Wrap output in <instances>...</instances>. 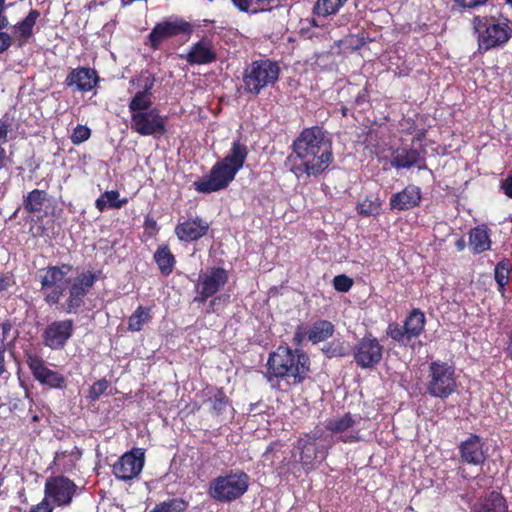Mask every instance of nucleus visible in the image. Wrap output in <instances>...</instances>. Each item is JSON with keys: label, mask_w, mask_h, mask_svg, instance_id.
Here are the masks:
<instances>
[{"label": "nucleus", "mask_w": 512, "mask_h": 512, "mask_svg": "<svg viewBox=\"0 0 512 512\" xmlns=\"http://www.w3.org/2000/svg\"><path fill=\"white\" fill-rule=\"evenodd\" d=\"M144 228L152 231L153 234L157 233L159 230L156 220L150 215L144 218Z\"/></svg>", "instance_id": "5fc2aeb1"}, {"label": "nucleus", "mask_w": 512, "mask_h": 512, "mask_svg": "<svg viewBox=\"0 0 512 512\" xmlns=\"http://www.w3.org/2000/svg\"><path fill=\"white\" fill-rule=\"evenodd\" d=\"M29 512H53V506L45 498L40 503L33 506Z\"/></svg>", "instance_id": "603ef678"}, {"label": "nucleus", "mask_w": 512, "mask_h": 512, "mask_svg": "<svg viewBox=\"0 0 512 512\" xmlns=\"http://www.w3.org/2000/svg\"><path fill=\"white\" fill-rule=\"evenodd\" d=\"M346 2L347 0H317L312 13L323 17L335 15Z\"/></svg>", "instance_id": "4c0bfd02"}, {"label": "nucleus", "mask_w": 512, "mask_h": 512, "mask_svg": "<svg viewBox=\"0 0 512 512\" xmlns=\"http://www.w3.org/2000/svg\"><path fill=\"white\" fill-rule=\"evenodd\" d=\"M11 286L10 277L0 273V292L6 291Z\"/></svg>", "instance_id": "bf43d9fd"}, {"label": "nucleus", "mask_w": 512, "mask_h": 512, "mask_svg": "<svg viewBox=\"0 0 512 512\" xmlns=\"http://www.w3.org/2000/svg\"><path fill=\"white\" fill-rule=\"evenodd\" d=\"M185 60L192 66L206 65L217 60V53L214 50L211 41L201 39L191 46L190 50L185 55Z\"/></svg>", "instance_id": "bb28decb"}, {"label": "nucleus", "mask_w": 512, "mask_h": 512, "mask_svg": "<svg viewBox=\"0 0 512 512\" xmlns=\"http://www.w3.org/2000/svg\"><path fill=\"white\" fill-rule=\"evenodd\" d=\"M74 330L73 319L55 320L43 330L42 342L51 350H62L73 336Z\"/></svg>", "instance_id": "aec40b11"}, {"label": "nucleus", "mask_w": 512, "mask_h": 512, "mask_svg": "<svg viewBox=\"0 0 512 512\" xmlns=\"http://www.w3.org/2000/svg\"><path fill=\"white\" fill-rule=\"evenodd\" d=\"M362 420L361 415L346 412L341 416L332 417L325 422L323 427L326 433L335 442L344 444L357 443L362 440L358 425Z\"/></svg>", "instance_id": "9b49d317"}, {"label": "nucleus", "mask_w": 512, "mask_h": 512, "mask_svg": "<svg viewBox=\"0 0 512 512\" xmlns=\"http://www.w3.org/2000/svg\"><path fill=\"white\" fill-rule=\"evenodd\" d=\"M512 271V264L509 259L503 258L499 261L494 269V279L497 283V290L504 295L506 285L509 283L510 273Z\"/></svg>", "instance_id": "f704fd0d"}, {"label": "nucleus", "mask_w": 512, "mask_h": 512, "mask_svg": "<svg viewBox=\"0 0 512 512\" xmlns=\"http://www.w3.org/2000/svg\"><path fill=\"white\" fill-rule=\"evenodd\" d=\"M156 82L155 75L148 70L141 71L139 75L131 77L129 83L132 86L140 88V92L153 94V88Z\"/></svg>", "instance_id": "58836bf2"}, {"label": "nucleus", "mask_w": 512, "mask_h": 512, "mask_svg": "<svg viewBox=\"0 0 512 512\" xmlns=\"http://www.w3.org/2000/svg\"><path fill=\"white\" fill-rule=\"evenodd\" d=\"M91 136V129L85 125H80L78 124L71 136H70V139H71V142L74 144V145H79V144H82L83 142L87 141Z\"/></svg>", "instance_id": "c03bdc74"}, {"label": "nucleus", "mask_w": 512, "mask_h": 512, "mask_svg": "<svg viewBox=\"0 0 512 512\" xmlns=\"http://www.w3.org/2000/svg\"><path fill=\"white\" fill-rule=\"evenodd\" d=\"M119 196L118 190L105 191L96 199L95 208L99 212H104L106 209H121L128 203V199H119Z\"/></svg>", "instance_id": "72a5a7b5"}, {"label": "nucleus", "mask_w": 512, "mask_h": 512, "mask_svg": "<svg viewBox=\"0 0 512 512\" xmlns=\"http://www.w3.org/2000/svg\"><path fill=\"white\" fill-rule=\"evenodd\" d=\"M249 476L241 470H230L210 482L208 493L221 503H229L241 498L248 490Z\"/></svg>", "instance_id": "6e6552de"}, {"label": "nucleus", "mask_w": 512, "mask_h": 512, "mask_svg": "<svg viewBox=\"0 0 512 512\" xmlns=\"http://www.w3.org/2000/svg\"><path fill=\"white\" fill-rule=\"evenodd\" d=\"M99 82L100 77L95 69L79 66L68 73L64 84L76 91L86 93L92 91Z\"/></svg>", "instance_id": "4be33fe9"}, {"label": "nucleus", "mask_w": 512, "mask_h": 512, "mask_svg": "<svg viewBox=\"0 0 512 512\" xmlns=\"http://www.w3.org/2000/svg\"><path fill=\"white\" fill-rule=\"evenodd\" d=\"M472 24L478 34L477 41L480 52L502 48L512 37V28L507 19L505 22L496 23L494 17L475 16Z\"/></svg>", "instance_id": "0eeeda50"}, {"label": "nucleus", "mask_w": 512, "mask_h": 512, "mask_svg": "<svg viewBox=\"0 0 512 512\" xmlns=\"http://www.w3.org/2000/svg\"><path fill=\"white\" fill-rule=\"evenodd\" d=\"M302 23H307L308 24L307 27H304V26L301 27V33L302 34H307L311 27H316V28L322 27V25L315 18H307L304 21H302Z\"/></svg>", "instance_id": "6e6d98bb"}, {"label": "nucleus", "mask_w": 512, "mask_h": 512, "mask_svg": "<svg viewBox=\"0 0 512 512\" xmlns=\"http://www.w3.org/2000/svg\"><path fill=\"white\" fill-rule=\"evenodd\" d=\"M66 452L57 453L55 456V461H59L61 458L66 457Z\"/></svg>", "instance_id": "338daca9"}, {"label": "nucleus", "mask_w": 512, "mask_h": 512, "mask_svg": "<svg viewBox=\"0 0 512 512\" xmlns=\"http://www.w3.org/2000/svg\"><path fill=\"white\" fill-rule=\"evenodd\" d=\"M468 235L469 247L474 255L490 250L492 244L491 230L487 225L482 224L472 228Z\"/></svg>", "instance_id": "c85d7f7f"}, {"label": "nucleus", "mask_w": 512, "mask_h": 512, "mask_svg": "<svg viewBox=\"0 0 512 512\" xmlns=\"http://www.w3.org/2000/svg\"><path fill=\"white\" fill-rule=\"evenodd\" d=\"M229 281V272L223 267H212L201 273L196 285L195 302L204 303L219 292Z\"/></svg>", "instance_id": "6ab92c4d"}, {"label": "nucleus", "mask_w": 512, "mask_h": 512, "mask_svg": "<svg viewBox=\"0 0 512 512\" xmlns=\"http://www.w3.org/2000/svg\"><path fill=\"white\" fill-rule=\"evenodd\" d=\"M109 387L110 383L106 378L99 379L90 386L87 397L90 401L95 402L105 394Z\"/></svg>", "instance_id": "37998d69"}, {"label": "nucleus", "mask_w": 512, "mask_h": 512, "mask_svg": "<svg viewBox=\"0 0 512 512\" xmlns=\"http://www.w3.org/2000/svg\"><path fill=\"white\" fill-rule=\"evenodd\" d=\"M233 5L241 12L251 13L254 6V0H231Z\"/></svg>", "instance_id": "3c124183"}, {"label": "nucleus", "mask_w": 512, "mask_h": 512, "mask_svg": "<svg viewBox=\"0 0 512 512\" xmlns=\"http://www.w3.org/2000/svg\"><path fill=\"white\" fill-rule=\"evenodd\" d=\"M422 160L415 148H398L393 152L391 165L396 169L411 168Z\"/></svg>", "instance_id": "7c9ffc66"}, {"label": "nucleus", "mask_w": 512, "mask_h": 512, "mask_svg": "<svg viewBox=\"0 0 512 512\" xmlns=\"http://www.w3.org/2000/svg\"><path fill=\"white\" fill-rule=\"evenodd\" d=\"M307 330L308 329H306L304 325L297 326L292 339V342L295 346H301L303 341L307 339Z\"/></svg>", "instance_id": "8fccbe9b"}, {"label": "nucleus", "mask_w": 512, "mask_h": 512, "mask_svg": "<svg viewBox=\"0 0 512 512\" xmlns=\"http://www.w3.org/2000/svg\"><path fill=\"white\" fill-rule=\"evenodd\" d=\"M167 116L154 107L148 111L131 115V130L141 136L159 138L167 133Z\"/></svg>", "instance_id": "ddd939ff"}, {"label": "nucleus", "mask_w": 512, "mask_h": 512, "mask_svg": "<svg viewBox=\"0 0 512 512\" xmlns=\"http://www.w3.org/2000/svg\"><path fill=\"white\" fill-rule=\"evenodd\" d=\"M201 397L204 399V402L211 404L210 413L216 416L221 415L230 404V400L222 387L206 385L201 390Z\"/></svg>", "instance_id": "cd10ccee"}, {"label": "nucleus", "mask_w": 512, "mask_h": 512, "mask_svg": "<svg viewBox=\"0 0 512 512\" xmlns=\"http://www.w3.org/2000/svg\"><path fill=\"white\" fill-rule=\"evenodd\" d=\"M457 388L455 368L437 360L429 364L426 392L435 398L447 399Z\"/></svg>", "instance_id": "1a4fd4ad"}, {"label": "nucleus", "mask_w": 512, "mask_h": 512, "mask_svg": "<svg viewBox=\"0 0 512 512\" xmlns=\"http://www.w3.org/2000/svg\"><path fill=\"white\" fill-rule=\"evenodd\" d=\"M383 351L384 347L372 333L365 334L352 349L354 361L362 369L377 366L383 358Z\"/></svg>", "instance_id": "f3484780"}, {"label": "nucleus", "mask_w": 512, "mask_h": 512, "mask_svg": "<svg viewBox=\"0 0 512 512\" xmlns=\"http://www.w3.org/2000/svg\"><path fill=\"white\" fill-rule=\"evenodd\" d=\"M209 229V222L200 216H194L179 222L174 233L180 242H196L206 236Z\"/></svg>", "instance_id": "5701e85b"}, {"label": "nucleus", "mask_w": 512, "mask_h": 512, "mask_svg": "<svg viewBox=\"0 0 512 512\" xmlns=\"http://www.w3.org/2000/svg\"><path fill=\"white\" fill-rule=\"evenodd\" d=\"M40 17L37 9H31L27 16L14 25L15 38L5 31H0V55L6 52L15 42L21 48L25 46L34 34V26Z\"/></svg>", "instance_id": "a211bd4d"}, {"label": "nucleus", "mask_w": 512, "mask_h": 512, "mask_svg": "<svg viewBox=\"0 0 512 512\" xmlns=\"http://www.w3.org/2000/svg\"><path fill=\"white\" fill-rule=\"evenodd\" d=\"M507 357L512 360V330L507 334V343L505 347Z\"/></svg>", "instance_id": "052dcab7"}, {"label": "nucleus", "mask_w": 512, "mask_h": 512, "mask_svg": "<svg viewBox=\"0 0 512 512\" xmlns=\"http://www.w3.org/2000/svg\"><path fill=\"white\" fill-rule=\"evenodd\" d=\"M9 26V19L5 14V11H1L0 13V31L7 28Z\"/></svg>", "instance_id": "680f3d73"}, {"label": "nucleus", "mask_w": 512, "mask_h": 512, "mask_svg": "<svg viewBox=\"0 0 512 512\" xmlns=\"http://www.w3.org/2000/svg\"><path fill=\"white\" fill-rule=\"evenodd\" d=\"M73 269L69 263H62L61 265H48L39 270V282L41 285L40 291L43 294V300L48 306H60L61 299L68 285L72 282L65 277Z\"/></svg>", "instance_id": "423d86ee"}, {"label": "nucleus", "mask_w": 512, "mask_h": 512, "mask_svg": "<svg viewBox=\"0 0 512 512\" xmlns=\"http://www.w3.org/2000/svg\"><path fill=\"white\" fill-rule=\"evenodd\" d=\"M466 247V241L464 239V237H460L459 239H457L455 241V248L457 249V251L461 252L465 249Z\"/></svg>", "instance_id": "e2e57ef3"}, {"label": "nucleus", "mask_w": 512, "mask_h": 512, "mask_svg": "<svg viewBox=\"0 0 512 512\" xmlns=\"http://www.w3.org/2000/svg\"><path fill=\"white\" fill-rule=\"evenodd\" d=\"M334 289L338 292H348L353 286V280L345 274H340L333 279Z\"/></svg>", "instance_id": "49530a36"}, {"label": "nucleus", "mask_w": 512, "mask_h": 512, "mask_svg": "<svg viewBox=\"0 0 512 512\" xmlns=\"http://www.w3.org/2000/svg\"><path fill=\"white\" fill-rule=\"evenodd\" d=\"M424 136H425V132H424V131L419 132V133L416 135V137L413 139V142H414L415 140H417V141H421V140H422V138H423Z\"/></svg>", "instance_id": "69168bd1"}, {"label": "nucleus", "mask_w": 512, "mask_h": 512, "mask_svg": "<svg viewBox=\"0 0 512 512\" xmlns=\"http://www.w3.org/2000/svg\"><path fill=\"white\" fill-rule=\"evenodd\" d=\"M192 32V24L183 18L176 17L174 20H164L157 23L149 33V46L153 50H158L165 40L178 35H184L189 39Z\"/></svg>", "instance_id": "dca6fc26"}, {"label": "nucleus", "mask_w": 512, "mask_h": 512, "mask_svg": "<svg viewBox=\"0 0 512 512\" xmlns=\"http://www.w3.org/2000/svg\"><path fill=\"white\" fill-rule=\"evenodd\" d=\"M78 487L75 482L64 475L49 476L44 484V498L55 506H69Z\"/></svg>", "instance_id": "4468645a"}, {"label": "nucleus", "mask_w": 512, "mask_h": 512, "mask_svg": "<svg viewBox=\"0 0 512 512\" xmlns=\"http://www.w3.org/2000/svg\"><path fill=\"white\" fill-rule=\"evenodd\" d=\"M501 189L508 198L512 199V174H508L507 177L501 181Z\"/></svg>", "instance_id": "864d4df0"}, {"label": "nucleus", "mask_w": 512, "mask_h": 512, "mask_svg": "<svg viewBox=\"0 0 512 512\" xmlns=\"http://www.w3.org/2000/svg\"><path fill=\"white\" fill-rule=\"evenodd\" d=\"M426 317L424 312L413 308L406 316L403 325L394 321L386 328L387 337L401 346H408L413 339L418 338L425 329Z\"/></svg>", "instance_id": "9d476101"}, {"label": "nucleus", "mask_w": 512, "mask_h": 512, "mask_svg": "<svg viewBox=\"0 0 512 512\" xmlns=\"http://www.w3.org/2000/svg\"><path fill=\"white\" fill-rule=\"evenodd\" d=\"M151 308L138 306L128 319V330L131 332H139L143 329L144 324L151 320Z\"/></svg>", "instance_id": "c9c22d12"}, {"label": "nucleus", "mask_w": 512, "mask_h": 512, "mask_svg": "<svg viewBox=\"0 0 512 512\" xmlns=\"http://www.w3.org/2000/svg\"><path fill=\"white\" fill-rule=\"evenodd\" d=\"M335 326L328 320H317L307 330V340L312 344L324 342L333 336Z\"/></svg>", "instance_id": "2f4dec72"}, {"label": "nucleus", "mask_w": 512, "mask_h": 512, "mask_svg": "<svg viewBox=\"0 0 512 512\" xmlns=\"http://www.w3.org/2000/svg\"><path fill=\"white\" fill-rule=\"evenodd\" d=\"M481 437L477 434L470 436L459 445L460 460L463 463L482 466L487 458V450Z\"/></svg>", "instance_id": "b1692460"}, {"label": "nucleus", "mask_w": 512, "mask_h": 512, "mask_svg": "<svg viewBox=\"0 0 512 512\" xmlns=\"http://www.w3.org/2000/svg\"><path fill=\"white\" fill-rule=\"evenodd\" d=\"M0 328L2 339L5 340L12 329V323L9 320H6L1 324Z\"/></svg>", "instance_id": "13d9d810"}, {"label": "nucleus", "mask_w": 512, "mask_h": 512, "mask_svg": "<svg viewBox=\"0 0 512 512\" xmlns=\"http://www.w3.org/2000/svg\"><path fill=\"white\" fill-rule=\"evenodd\" d=\"M281 68L273 59L263 57L251 61L242 73L243 92L251 97H257L263 90L274 86L280 77Z\"/></svg>", "instance_id": "39448f33"}, {"label": "nucleus", "mask_w": 512, "mask_h": 512, "mask_svg": "<svg viewBox=\"0 0 512 512\" xmlns=\"http://www.w3.org/2000/svg\"><path fill=\"white\" fill-rule=\"evenodd\" d=\"M331 143L319 126L304 128L294 139L286 166L297 178L317 177L333 162Z\"/></svg>", "instance_id": "f257e3e1"}, {"label": "nucleus", "mask_w": 512, "mask_h": 512, "mask_svg": "<svg viewBox=\"0 0 512 512\" xmlns=\"http://www.w3.org/2000/svg\"><path fill=\"white\" fill-rule=\"evenodd\" d=\"M365 44H366V39L364 37H357L355 39V42L352 44V47L357 50V49H360L361 47H363Z\"/></svg>", "instance_id": "0e129e2a"}, {"label": "nucleus", "mask_w": 512, "mask_h": 512, "mask_svg": "<svg viewBox=\"0 0 512 512\" xmlns=\"http://www.w3.org/2000/svg\"><path fill=\"white\" fill-rule=\"evenodd\" d=\"M98 280V275L85 271L77 275L68 285L67 298L59 309L66 314H77L85 305V298Z\"/></svg>", "instance_id": "f8f14e48"}, {"label": "nucleus", "mask_w": 512, "mask_h": 512, "mask_svg": "<svg viewBox=\"0 0 512 512\" xmlns=\"http://www.w3.org/2000/svg\"><path fill=\"white\" fill-rule=\"evenodd\" d=\"M341 113L345 117L348 115V108L346 106L341 107Z\"/></svg>", "instance_id": "774afa93"}, {"label": "nucleus", "mask_w": 512, "mask_h": 512, "mask_svg": "<svg viewBox=\"0 0 512 512\" xmlns=\"http://www.w3.org/2000/svg\"><path fill=\"white\" fill-rule=\"evenodd\" d=\"M311 360L302 349H292L288 345H279L269 353L265 377L273 388H279V382L298 386L304 383L310 374Z\"/></svg>", "instance_id": "f03ea898"}, {"label": "nucleus", "mask_w": 512, "mask_h": 512, "mask_svg": "<svg viewBox=\"0 0 512 512\" xmlns=\"http://www.w3.org/2000/svg\"><path fill=\"white\" fill-rule=\"evenodd\" d=\"M9 123L6 120H0V169L5 166L6 151L2 147L8 140Z\"/></svg>", "instance_id": "a18cd8bd"}, {"label": "nucleus", "mask_w": 512, "mask_h": 512, "mask_svg": "<svg viewBox=\"0 0 512 512\" xmlns=\"http://www.w3.org/2000/svg\"><path fill=\"white\" fill-rule=\"evenodd\" d=\"M381 203L378 197L368 196L357 204L356 210L363 217L375 216L380 213Z\"/></svg>", "instance_id": "a19ab883"}, {"label": "nucleus", "mask_w": 512, "mask_h": 512, "mask_svg": "<svg viewBox=\"0 0 512 512\" xmlns=\"http://www.w3.org/2000/svg\"><path fill=\"white\" fill-rule=\"evenodd\" d=\"M188 506L182 498H171L156 504L149 512H186Z\"/></svg>", "instance_id": "ea45409f"}, {"label": "nucleus", "mask_w": 512, "mask_h": 512, "mask_svg": "<svg viewBox=\"0 0 512 512\" xmlns=\"http://www.w3.org/2000/svg\"><path fill=\"white\" fill-rule=\"evenodd\" d=\"M49 200V194L45 190L33 189L23 196V209L30 215H38L47 207Z\"/></svg>", "instance_id": "c756f323"}, {"label": "nucleus", "mask_w": 512, "mask_h": 512, "mask_svg": "<svg viewBox=\"0 0 512 512\" xmlns=\"http://www.w3.org/2000/svg\"><path fill=\"white\" fill-rule=\"evenodd\" d=\"M334 440L325 429L316 425L309 432L301 434L293 444L299 455V463L306 472L315 470L318 464L326 460Z\"/></svg>", "instance_id": "20e7f679"}, {"label": "nucleus", "mask_w": 512, "mask_h": 512, "mask_svg": "<svg viewBox=\"0 0 512 512\" xmlns=\"http://www.w3.org/2000/svg\"><path fill=\"white\" fill-rule=\"evenodd\" d=\"M489 0H454L462 9L474 10L485 6Z\"/></svg>", "instance_id": "09e8293b"}, {"label": "nucleus", "mask_w": 512, "mask_h": 512, "mask_svg": "<svg viewBox=\"0 0 512 512\" xmlns=\"http://www.w3.org/2000/svg\"><path fill=\"white\" fill-rule=\"evenodd\" d=\"M5 351H6L5 346L1 345V347H0V377L6 372Z\"/></svg>", "instance_id": "4d7b16f0"}, {"label": "nucleus", "mask_w": 512, "mask_h": 512, "mask_svg": "<svg viewBox=\"0 0 512 512\" xmlns=\"http://www.w3.org/2000/svg\"><path fill=\"white\" fill-rule=\"evenodd\" d=\"M144 462V453L140 449H133L118 458L112 466V473L118 480H132L141 473Z\"/></svg>", "instance_id": "412c9836"}, {"label": "nucleus", "mask_w": 512, "mask_h": 512, "mask_svg": "<svg viewBox=\"0 0 512 512\" xmlns=\"http://www.w3.org/2000/svg\"><path fill=\"white\" fill-rule=\"evenodd\" d=\"M153 258L163 276H169L173 272L176 258L167 244L159 245Z\"/></svg>", "instance_id": "473e14b6"}, {"label": "nucleus", "mask_w": 512, "mask_h": 512, "mask_svg": "<svg viewBox=\"0 0 512 512\" xmlns=\"http://www.w3.org/2000/svg\"><path fill=\"white\" fill-rule=\"evenodd\" d=\"M247 157L248 147L239 139L234 140L227 155L212 166L209 174L193 183L195 190L210 194L227 188L243 168Z\"/></svg>", "instance_id": "7ed1b4c3"}, {"label": "nucleus", "mask_w": 512, "mask_h": 512, "mask_svg": "<svg viewBox=\"0 0 512 512\" xmlns=\"http://www.w3.org/2000/svg\"><path fill=\"white\" fill-rule=\"evenodd\" d=\"M506 497L498 491H490L481 495L471 506L470 512H509Z\"/></svg>", "instance_id": "393cba45"}, {"label": "nucleus", "mask_w": 512, "mask_h": 512, "mask_svg": "<svg viewBox=\"0 0 512 512\" xmlns=\"http://www.w3.org/2000/svg\"><path fill=\"white\" fill-rule=\"evenodd\" d=\"M421 190L418 186L410 184L402 191L394 193L389 200L391 210L406 211L419 206Z\"/></svg>", "instance_id": "a878e982"}, {"label": "nucleus", "mask_w": 512, "mask_h": 512, "mask_svg": "<svg viewBox=\"0 0 512 512\" xmlns=\"http://www.w3.org/2000/svg\"><path fill=\"white\" fill-rule=\"evenodd\" d=\"M152 105L153 94L137 91L135 95L130 99L128 104L130 116L134 115L135 113L148 111L153 108Z\"/></svg>", "instance_id": "e433bc0d"}, {"label": "nucleus", "mask_w": 512, "mask_h": 512, "mask_svg": "<svg viewBox=\"0 0 512 512\" xmlns=\"http://www.w3.org/2000/svg\"><path fill=\"white\" fill-rule=\"evenodd\" d=\"M322 352L327 358L345 357L349 350L345 342L333 340L322 347Z\"/></svg>", "instance_id": "79ce46f5"}, {"label": "nucleus", "mask_w": 512, "mask_h": 512, "mask_svg": "<svg viewBox=\"0 0 512 512\" xmlns=\"http://www.w3.org/2000/svg\"><path fill=\"white\" fill-rule=\"evenodd\" d=\"M370 103V89H369V83L366 82L365 86L357 92V95L354 99L353 104L355 106H363L365 104Z\"/></svg>", "instance_id": "de8ad7c7"}, {"label": "nucleus", "mask_w": 512, "mask_h": 512, "mask_svg": "<svg viewBox=\"0 0 512 512\" xmlns=\"http://www.w3.org/2000/svg\"><path fill=\"white\" fill-rule=\"evenodd\" d=\"M25 358L32 376L42 386L55 390L66 388L67 381L65 376L47 367L45 360L41 356L35 353H26Z\"/></svg>", "instance_id": "2eb2a0df"}]
</instances>
